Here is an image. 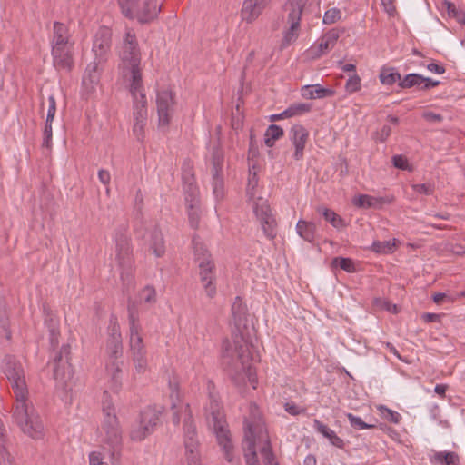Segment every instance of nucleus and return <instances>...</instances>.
<instances>
[{
  "label": "nucleus",
  "mask_w": 465,
  "mask_h": 465,
  "mask_svg": "<svg viewBox=\"0 0 465 465\" xmlns=\"http://www.w3.org/2000/svg\"><path fill=\"white\" fill-rule=\"evenodd\" d=\"M112 31L106 26L100 27L93 43V51L96 58L103 59L111 47Z\"/></svg>",
  "instance_id": "aec40b11"
},
{
  "label": "nucleus",
  "mask_w": 465,
  "mask_h": 465,
  "mask_svg": "<svg viewBox=\"0 0 465 465\" xmlns=\"http://www.w3.org/2000/svg\"><path fill=\"white\" fill-rule=\"evenodd\" d=\"M392 163L394 167L400 170L412 171V167L409 164L408 159L403 155H394L392 157Z\"/></svg>",
  "instance_id": "5fc2aeb1"
},
{
  "label": "nucleus",
  "mask_w": 465,
  "mask_h": 465,
  "mask_svg": "<svg viewBox=\"0 0 465 465\" xmlns=\"http://www.w3.org/2000/svg\"><path fill=\"white\" fill-rule=\"evenodd\" d=\"M114 240L118 265L122 269H130L134 259L131 237L128 233V224H120L116 227Z\"/></svg>",
  "instance_id": "0eeeda50"
},
{
  "label": "nucleus",
  "mask_w": 465,
  "mask_h": 465,
  "mask_svg": "<svg viewBox=\"0 0 465 465\" xmlns=\"http://www.w3.org/2000/svg\"><path fill=\"white\" fill-rule=\"evenodd\" d=\"M341 17V10L338 8H331L327 10L323 15V23L331 25L340 20Z\"/></svg>",
  "instance_id": "864d4df0"
},
{
  "label": "nucleus",
  "mask_w": 465,
  "mask_h": 465,
  "mask_svg": "<svg viewBox=\"0 0 465 465\" xmlns=\"http://www.w3.org/2000/svg\"><path fill=\"white\" fill-rule=\"evenodd\" d=\"M313 428L323 437L327 438L333 446L339 449L344 448L343 440L337 436L332 430H331L327 425L323 424L319 420L315 419L313 420Z\"/></svg>",
  "instance_id": "c85d7f7f"
},
{
  "label": "nucleus",
  "mask_w": 465,
  "mask_h": 465,
  "mask_svg": "<svg viewBox=\"0 0 465 465\" xmlns=\"http://www.w3.org/2000/svg\"><path fill=\"white\" fill-rule=\"evenodd\" d=\"M161 8L160 0H144L142 5H137L131 19H136L142 25L149 24L158 17Z\"/></svg>",
  "instance_id": "dca6fc26"
},
{
  "label": "nucleus",
  "mask_w": 465,
  "mask_h": 465,
  "mask_svg": "<svg viewBox=\"0 0 465 465\" xmlns=\"http://www.w3.org/2000/svg\"><path fill=\"white\" fill-rule=\"evenodd\" d=\"M386 203L382 197H374L368 194H360L354 197L352 203L358 208H381Z\"/></svg>",
  "instance_id": "c756f323"
},
{
  "label": "nucleus",
  "mask_w": 465,
  "mask_h": 465,
  "mask_svg": "<svg viewBox=\"0 0 465 465\" xmlns=\"http://www.w3.org/2000/svg\"><path fill=\"white\" fill-rule=\"evenodd\" d=\"M108 340H122L120 325L115 315H111L108 325Z\"/></svg>",
  "instance_id": "de8ad7c7"
},
{
  "label": "nucleus",
  "mask_w": 465,
  "mask_h": 465,
  "mask_svg": "<svg viewBox=\"0 0 465 465\" xmlns=\"http://www.w3.org/2000/svg\"><path fill=\"white\" fill-rule=\"evenodd\" d=\"M384 10L390 15H393L396 13L395 0H381Z\"/></svg>",
  "instance_id": "0e129e2a"
},
{
  "label": "nucleus",
  "mask_w": 465,
  "mask_h": 465,
  "mask_svg": "<svg viewBox=\"0 0 465 465\" xmlns=\"http://www.w3.org/2000/svg\"><path fill=\"white\" fill-rule=\"evenodd\" d=\"M120 56L124 73L131 74L130 93L134 99V120L147 121V100L140 67L141 53L136 36L130 31L125 34Z\"/></svg>",
  "instance_id": "7ed1b4c3"
},
{
  "label": "nucleus",
  "mask_w": 465,
  "mask_h": 465,
  "mask_svg": "<svg viewBox=\"0 0 465 465\" xmlns=\"http://www.w3.org/2000/svg\"><path fill=\"white\" fill-rule=\"evenodd\" d=\"M70 346L63 345L59 352L54 358L53 376L54 379L65 385L66 381L73 376L72 366L69 362Z\"/></svg>",
  "instance_id": "f8f14e48"
},
{
  "label": "nucleus",
  "mask_w": 465,
  "mask_h": 465,
  "mask_svg": "<svg viewBox=\"0 0 465 465\" xmlns=\"http://www.w3.org/2000/svg\"><path fill=\"white\" fill-rule=\"evenodd\" d=\"M422 117L428 121V122H431V123H435V122H441L443 120V116L440 114H435L433 112H430V111H427V112H424L422 114Z\"/></svg>",
  "instance_id": "e2e57ef3"
},
{
  "label": "nucleus",
  "mask_w": 465,
  "mask_h": 465,
  "mask_svg": "<svg viewBox=\"0 0 465 465\" xmlns=\"http://www.w3.org/2000/svg\"><path fill=\"white\" fill-rule=\"evenodd\" d=\"M380 80L381 84L387 85H392L397 81L400 82L401 75L394 70V68L383 67L380 73Z\"/></svg>",
  "instance_id": "ea45409f"
},
{
  "label": "nucleus",
  "mask_w": 465,
  "mask_h": 465,
  "mask_svg": "<svg viewBox=\"0 0 465 465\" xmlns=\"http://www.w3.org/2000/svg\"><path fill=\"white\" fill-rule=\"evenodd\" d=\"M52 57L55 69L70 73L74 66V45L53 47Z\"/></svg>",
  "instance_id": "f3484780"
},
{
  "label": "nucleus",
  "mask_w": 465,
  "mask_h": 465,
  "mask_svg": "<svg viewBox=\"0 0 465 465\" xmlns=\"http://www.w3.org/2000/svg\"><path fill=\"white\" fill-rule=\"evenodd\" d=\"M258 185V178L256 173H251L249 175L248 179V184H247V194L250 195V197L253 196V190Z\"/></svg>",
  "instance_id": "052dcab7"
},
{
  "label": "nucleus",
  "mask_w": 465,
  "mask_h": 465,
  "mask_svg": "<svg viewBox=\"0 0 465 465\" xmlns=\"http://www.w3.org/2000/svg\"><path fill=\"white\" fill-rule=\"evenodd\" d=\"M133 133L138 141H143L144 138V126L147 121L134 120Z\"/></svg>",
  "instance_id": "4d7b16f0"
},
{
  "label": "nucleus",
  "mask_w": 465,
  "mask_h": 465,
  "mask_svg": "<svg viewBox=\"0 0 465 465\" xmlns=\"http://www.w3.org/2000/svg\"><path fill=\"white\" fill-rule=\"evenodd\" d=\"M213 382L211 381H208L210 403L206 408L207 420L209 426L213 428V430L216 435L218 444L222 447L225 459L227 461L232 462L233 460V445L223 406L217 394L213 391Z\"/></svg>",
  "instance_id": "20e7f679"
},
{
  "label": "nucleus",
  "mask_w": 465,
  "mask_h": 465,
  "mask_svg": "<svg viewBox=\"0 0 465 465\" xmlns=\"http://www.w3.org/2000/svg\"><path fill=\"white\" fill-rule=\"evenodd\" d=\"M424 77L419 74H409L402 80L401 79L398 85L402 89L411 88L413 86L420 87Z\"/></svg>",
  "instance_id": "79ce46f5"
},
{
  "label": "nucleus",
  "mask_w": 465,
  "mask_h": 465,
  "mask_svg": "<svg viewBox=\"0 0 465 465\" xmlns=\"http://www.w3.org/2000/svg\"><path fill=\"white\" fill-rule=\"evenodd\" d=\"M181 465H203L200 449H184Z\"/></svg>",
  "instance_id": "4c0bfd02"
},
{
  "label": "nucleus",
  "mask_w": 465,
  "mask_h": 465,
  "mask_svg": "<svg viewBox=\"0 0 465 465\" xmlns=\"http://www.w3.org/2000/svg\"><path fill=\"white\" fill-rule=\"evenodd\" d=\"M5 374L14 391L16 403L13 411V418L25 434L33 439H40L44 435V426L33 405L27 401L28 389L25 382L24 368L14 356L5 358Z\"/></svg>",
  "instance_id": "f03ea898"
},
{
  "label": "nucleus",
  "mask_w": 465,
  "mask_h": 465,
  "mask_svg": "<svg viewBox=\"0 0 465 465\" xmlns=\"http://www.w3.org/2000/svg\"><path fill=\"white\" fill-rule=\"evenodd\" d=\"M193 248H194V255L196 261L200 263L201 260H203V258H207V260L211 259V254L209 253L208 250L204 247L203 244L196 242L195 239H193Z\"/></svg>",
  "instance_id": "8fccbe9b"
},
{
  "label": "nucleus",
  "mask_w": 465,
  "mask_h": 465,
  "mask_svg": "<svg viewBox=\"0 0 465 465\" xmlns=\"http://www.w3.org/2000/svg\"><path fill=\"white\" fill-rule=\"evenodd\" d=\"M244 440L242 445L247 446L248 440H253V446L256 442H262L263 446L260 452L263 460L264 465H272L275 456L273 454L269 435L261 420L244 419Z\"/></svg>",
  "instance_id": "423d86ee"
},
{
  "label": "nucleus",
  "mask_w": 465,
  "mask_h": 465,
  "mask_svg": "<svg viewBox=\"0 0 465 465\" xmlns=\"http://www.w3.org/2000/svg\"><path fill=\"white\" fill-rule=\"evenodd\" d=\"M306 5V0H289L287 6L290 9L288 15V23L290 27L284 33L283 42L287 45L293 42L299 35L300 21L302 18L303 8Z\"/></svg>",
  "instance_id": "9b49d317"
},
{
  "label": "nucleus",
  "mask_w": 465,
  "mask_h": 465,
  "mask_svg": "<svg viewBox=\"0 0 465 465\" xmlns=\"http://www.w3.org/2000/svg\"><path fill=\"white\" fill-rule=\"evenodd\" d=\"M412 188L415 192L425 195H430L434 192V186L430 183L413 184Z\"/></svg>",
  "instance_id": "13d9d810"
},
{
  "label": "nucleus",
  "mask_w": 465,
  "mask_h": 465,
  "mask_svg": "<svg viewBox=\"0 0 465 465\" xmlns=\"http://www.w3.org/2000/svg\"><path fill=\"white\" fill-rule=\"evenodd\" d=\"M347 418L351 427L357 430L375 428V425L367 424L360 417H356L351 413L347 414Z\"/></svg>",
  "instance_id": "3c124183"
},
{
  "label": "nucleus",
  "mask_w": 465,
  "mask_h": 465,
  "mask_svg": "<svg viewBox=\"0 0 465 465\" xmlns=\"http://www.w3.org/2000/svg\"><path fill=\"white\" fill-rule=\"evenodd\" d=\"M149 250L158 258L165 253V242L162 231L158 225L151 230L149 239L147 240Z\"/></svg>",
  "instance_id": "393cba45"
},
{
  "label": "nucleus",
  "mask_w": 465,
  "mask_h": 465,
  "mask_svg": "<svg viewBox=\"0 0 465 465\" xmlns=\"http://www.w3.org/2000/svg\"><path fill=\"white\" fill-rule=\"evenodd\" d=\"M128 320L130 327V336L141 335V326L139 324L138 308L134 301L128 300L127 304Z\"/></svg>",
  "instance_id": "7c9ffc66"
},
{
  "label": "nucleus",
  "mask_w": 465,
  "mask_h": 465,
  "mask_svg": "<svg viewBox=\"0 0 465 465\" xmlns=\"http://www.w3.org/2000/svg\"><path fill=\"white\" fill-rule=\"evenodd\" d=\"M188 195L186 196V202L188 203V218L189 223L192 228L197 229L199 227L200 218H201V211L199 205V200L197 198L198 191L195 186L193 184H189Z\"/></svg>",
  "instance_id": "412c9836"
},
{
  "label": "nucleus",
  "mask_w": 465,
  "mask_h": 465,
  "mask_svg": "<svg viewBox=\"0 0 465 465\" xmlns=\"http://www.w3.org/2000/svg\"><path fill=\"white\" fill-rule=\"evenodd\" d=\"M231 311L232 322L238 332L232 336V345L227 341L222 354V363L236 385L243 383L246 378L253 382L251 342L247 337L250 314L240 296L235 298Z\"/></svg>",
  "instance_id": "f257e3e1"
},
{
  "label": "nucleus",
  "mask_w": 465,
  "mask_h": 465,
  "mask_svg": "<svg viewBox=\"0 0 465 465\" xmlns=\"http://www.w3.org/2000/svg\"><path fill=\"white\" fill-rule=\"evenodd\" d=\"M284 409H285V411H286L289 414H291V415H294V416H295V415H299V414H301V413H302V412H304V411H305V410H304V409H302V408L298 407V406H297L295 403H293V402H287V403H285V405H284Z\"/></svg>",
  "instance_id": "680f3d73"
},
{
  "label": "nucleus",
  "mask_w": 465,
  "mask_h": 465,
  "mask_svg": "<svg viewBox=\"0 0 465 465\" xmlns=\"http://www.w3.org/2000/svg\"><path fill=\"white\" fill-rule=\"evenodd\" d=\"M297 233L301 238L309 242H313L316 232V224L312 222L299 220L296 224Z\"/></svg>",
  "instance_id": "2f4dec72"
},
{
  "label": "nucleus",
  "mask_w": 465,
  "mask_h": 465,
  "mask_svg": "<svg viewBox=\"0 0 465 465\" xmlns=\"http://www.w3.org/2000/svg\"><path fill=\"white\" fill-rule=\"evenodd\" d=\"M186 417L183 420V447L184 449H200L196 426L193 420L190 405H185Z\"/></svg>",
  "instance_id": "a211bd4d"
},
{
  "label": "nucleus",
  "mask_w": 465,
  "mask_h": 465,
  "mask_svg": "<svg viewBox=\"0 0 465 465\" xmlns=\"http://www.w3.org/2000/svg\"><path fill=\"white\" fill-rule=\"evenodd\" d=\"M394 244H391L390 242H374L372 243L371 249L377 253H389L393 252Z\"/></svg>",
  "instance_id": "603ef678"
},
{
  "label": "nucleus",
  "mask_w": 465,
  "mask_h": 465,
  "mask_svg": "<svg viewBox=\"0 0 465 465\" xmlns=\"http://www.w3.org/2000/svg\"><path fill=\"white\" fill-rule=\"evenodd\" d=\"M123 361H112L106 364V372L110 376L108 381L112 391L117 393L122 388Z\"/></svg>",
  "instance_id": "b1692460"
},
{
  "label": "nucleus",
  "mask_w": 465,
  "mask_h": 465,
  "mask_svg": "<svg viewBox=\"0 0 465 465\" xmlns=\"http://www.w3.org/2000/svg\"><path fill=\"white\" fill-rule=\"evenodd\" d=\"M378 409L385 420L395 424L400 422L401 415L397 411H394L383 405H381Z\"/></svg>",
  "instance_id": "09e8293b"
},
{
  "label": "nucleus",
  "mask_w": 465,
  "mask_h": 465,
  "mask_svg": "<svg viewBox=\"0 0 465 465\" xmlns=\"http://www.w3.org/2000/svg\"><path fill=\"white\" fill-rule=\"evenodd\" d=\"M223 152L220 147H214L212 153V185L213 193L216 199H222L224 195L223 179L222 171L223 166Z\"/></svg>",
  "instance_id": "ddd939ff"
},
{
  "label": "nucleus",
  "mask_w": 465,
  "mask_h": 465,
  "mask_svg": "<svg viewBox=\"0 0 465 465\" xmlns=\"http://www.w3.org/2000/svg\"><path fill=\"white\" fill-rule=\"evenodd\" d=\"M99 83V74L95 63L90 64L83 77V84L89 90H94V86Z\"/></svg>",
  "instance_id": "473e14b6"
},
{
  "label": "nucleus",
  "mask_w": 465,
  "mask_h": 465,
  "mask_svg": "<svg viewBox=\"0 0 465 465\" xmlns=\"http://www.w3.org/2000/svg\"><path fill=\"white\" fill-rule=\"evenodd\" d=\"M312 108V104L308 103H296L291 104L287 109L284 110V114L288 118L294 117L297 115H302L310 112Z\"/></svg>",
  "instance_id": "58836bf2"
},
{
  "label": "nucleus",
  "mask_w": 465,
  "mask_h": 465,
  "mask_svg": "<svg viewBox=\"0 0 465 465\" xmlns=\"http://www.w3.org/2000/svg\"><path fill=\"white\" fill-rule=\"evenodd\" d=\"M444 5L446 6L450 17H453L460 24L465 25V13L462 10L457 8L456 5L450 1H445Z\"/></svg>",
  "instance_id": "a18cd8bd"
},
{
  "label": "nucleus",
  "mask_w": 465,
  "mask_h": 465,
  "mask_svg": "<svg viewBox=\"0 0 465 465\" xmlns=\"http://www.w3.org/2000/svg\"><path fill=\"white\" fill-rule=\"evenodd\" d=\"M331 265L340 267L347 272H354L356 271L354 262L351 258L335 257L331 261Z\"/></svg>",
  "instance_id": "c03bdc74"
},
{
  "label": "nucleus",
  "mask_w": 465,
  "mask_h": 465,
  "mask_svg": "<svg viewBox=\"0 0 465 465\" xmlns=\"http://www.w3.org/2000/svg\"><path fill=\"white\" fill-rule=\"evenodd\" d=\"M160 420V413L150 407L145 408L140 413L139 421L133 426L130 438L134 441H142L153 432Z\"/></svg>",
  "instance_id": "6e6552de"
},
{
  "label": "nucleus",
  "mask_w": 465,
  "mask_h": 465,
  "mask_svg": "<svg viewBox=\"0 0 465 465\" xmlns=\"http://www.w3.org/2000/svg\"><path fill=\"white\" fill-rule=\"evenodd\" d=\"M343 33L344 29L332 28L326 34H324L321 38V42L319 44V54H317L316 55L319 57L322 54L327 53L329 50L332 49L341 35Z\"/></svg>",
  "instance_id": "bb28decb"
},
{
  "label": "nucleus",
  "mask_w": 465,
  "mask_h": 465,
  "mask_svg": "<svg viewBox=\"0 0 465 465\" xmlns=\"http://www.w3.org/2000/svg\"><path fill=\"white\" fill-rule=\"evenodd\" d=\"M170 388V399L172 401L171 409L173 411L172 420L174 425H178L181 420L180 411L183 408L185 411V405H183L179 393V385L177 382H169ZM186 414V412L184 411Z\"/></svg>",
  "instance_id": "a878e982"
},
{
  "label": "nucleus",
  "mask_w": 465,
  "mask_h": 465,
  "mask_svg": "<svg viewBox=\"0 0 465 465\" xmlns=\"http://www.w3.org/2000/svg\"><path fill=\"white\" fill-rule=\"evenodd\" d=\"M143 225H144V221H143V216L141 215L140 221L134 225V232L138 238H143V239L144 238V233L143 232Z\"/></svg>",
  "instance_id": "338daca9"
},
{
  "label": "nucleus",
  "mask_w": 465,
  "mask_h": 465,
  "mask_svg": "<svg viewBox=\"0 0 465 465\" xmlns=\"http://www.w3.org/2000/svg\"><path fill=\"white\" fill-rule=\"evenodd\" d=\"M433 460L440 465H457L460 457L453 451H439L434 454Z\"/></svg>",
  "instance_id": "f704fd0d"
},
{
  "label": "nucleus",
  "mask_w": 465,
  "mask_h": 465,
  "mask_svg": "<svg viewBox=\"0 0 465 465\" xmlns=\"http://www.w3.org/2000/svg\"><path fill=\"white\" fill-rule=\"evenodd\" d=\"M345 88L349 93L359 91L361 89V78L357 74L351 76L346 83Z\"/></svg>",
  "instance_id": "6e6d98bb"
},
{
  "label": "nucleus",
  "mask_w": 465,
  "mask_h": 465,
  "mask_svg": "<svg viewBox=\"0 0 465 465\" xmlns=\"http://www.w3.org/2000/svg\"><path fill=\"white\" fill-rule=\"evenodd\" d=\"M90 465H104L100 452L94 451L89 456Z\"/></svg>",
  "instance_id": "774afa93"
},
{
  "label": "nucleus",
  "mask_w": 465,
  "mask_h": 465,
  "mask_svg": "<svg viewBox=\"0 0 465 465\" xmlns=\"http://www.w3.org/2000/svg\"><path fill=\"white\" fill-rule=\"evenodd\" d=\"M317 212L321 213L324 219L329 222L334 228H341L345 226L343 219L334 211L326 207L319 206L317 208Z\"/></svg>",
  "instance_id": "72a5a7b5"
},
{
  "label": "nucleus",
  "mask_w": 465,
  "mask_h": 465,
  "mask_svg": "<svg viewBox=\"0 0 465 465\" xmlns=\"http://www.w3.org/2000/svg\"><path fill=\"white\" fill-rule=\"evenodd\" d=\"M129 345L135 371L139 374H143L147 371L148 362L142 336H130Z\"/></svg>",
  "instance_id": "4468645a"
},
{
  "label": "nucleus",
  "mask_w": 465,
  "mask_h": 465,
  "mask_svg": "<svg viewBox=\"0 0 465 465\" xmlns=\"http://www.w3.org/2000/svg\"><path fill=\"white\" fill-rule=\"evenodd\" d=\"M0 465H15L10 453L0 444Z\"/></svg>",
  "instance_id": "bf43d9fd"
},
{
  "label": "nucleus",
  "mask_w": 465,
  "mask_h": 465,
  "mask_svg": "<svg viewBox=\"0 0 465 465\" xmlns=\"http://www.w3.org/2000/svg\"><path fill=\"white\" fill-rule=\"evenodd\" d=\"M391 129L389 125H384L380 132L377 133L378 140L381 143L385 142L391 135Z\"/></svg>",
  "instance_id": "69168bd1"
},
{
  "label": "nucleus",
  "mask_w": 465,
  "mask_h": 465,
  "mask_svg": "<svg viewBox=\"0 0 465 465\" xmlns=\"http://www.w3.org/2000/svg\"><path fill=\"white\" fill-rule=\"evenodd\" d=\"M264 7V0H245L241 11L242 21L252 23L262 14Z\"/></svg>",
  "instance_id": "5701e85b"
},
{
  "label": "nucleus",
  "mask_w": 465,
  "mask_h": 465,
  "mask_svg": "<svg viewBox=\"0 0 465 465\" xmlns=\"http://www.w3.org/2000/svg\"><path fill=\"white\" fill-rule=\"evenodd\" d=\"M335 91L331 88H324L321 84L305 85L302 88V96L306 99H321L331 97Z\"/></svg>",
  "instance_id": "cd10ccee"
},
{
  "label": "nucleus",
  "mask_w": 465,
  "mask_h": 465,
  "mask_svg": "<svg viewBox=\"0 0 465 465\" xmlns=\"http://www.w3.org/2000/svg\"><path fill=\"white\" fill-rule=\"evenodd\" d=\"M156 106L159 126L167 127L171 122L175 106V94L170 89H162L157 92Z\"/></svg>",
  "instance_id": "9d476101"
},
{
  "label": "nucleus",
  "mask_w": 465,
  "mask_h": 465,
  "mask_svg": "<svg viewBox=\"0 0 465 465\" xmlns=\"http://www.w3.org/2000/svg\"><path fill=\"white\" fill-rule=\"evenodd\" d=\"M109 361H121L123 356V341L122 340H107L106 346Z\"/></svg>",
  "instance_id": "e433bc0d"
},
{
  "label": "nucleus",
  "mask_w": 465,
  "mask_h": 465,
  "mask_svg": "<svg viewBox=\"0 0 465 465\" xmlns=\"http://www.w3.org/2000/svg\"><path fill=\"white\" fill-rule=\"evenodd\" d=\"M291 140L294 145L293 158L297 161L303 158L305 144L309 139V132L302 124H294L291 129Z\"/></svg>",
  "instance_id": "6ab92c4d"
},
{
  "label": "nucleus",
  "mask_w": 465,
  "mask_h": 465,
  "mask_svg": "<svg viewBox=\"0 0 465 465\" xmlns=\"http://www.w3.org/2000/svg\"><path fill=\"white\" fill-rule=\"evenodd\" d=\"M242 448L246 465H260L256 448L253 446V440H248L247 446L242 445Z\"/></svg>",
  "instance_id": "a19ab883"
},
{
  "label": "nucleus",
  "mask_w": 465,
  "mask_h": 465,
  "mask_svg": "<svg viewBox=\"0 0 465 465\" xmlns=\"http://www.w3.org/2000/svg\"><path fill=\"white\" fill-rule=\"evenodd\" d=\"M199 275L200 281L203 283L208 297H214V295L216 294V285L214 283L215 264L213 260H207V258L205 257L203 258V260L200 261Z\"/></svg>",
  "instance_id": "2eb2a0df"
},
{
  "label": "nucleus",
  "mask_w": 465,
  "mask_h": 465,
  "mask_svg": "<svg viewBox=\"0 0 465 465\" xmlns=\"http://www.w3.org/2000/svg\"><path fill=\"white\" fill-rule=\"evenodd\" d=\"M253 212L264 235L269 240H273L277 235V222L267 201L258 198L253 203Z\"/></svg>",
  "instance_id": "1a4fd4ad"
},
{
  "label": "nucleus",
  "mask_w": 465,
  "mask_h": 465,
  "mask_svg": "<svg viewBox=\"0 0 465 465\" xmlns=\"http://www.w3.org/2000/svg\"><path fill=\"white\" fill-rule=\"evenodd\" d=\"M139 302H146V303H155L156 302V292L155 289L147 285L143 288L138 294Z\"/></svg>",
  "instance_id": "49530a36"
},
{
  "label": "nucleus",
  "mask_w": 465,
  "mask_h": 465,
  "mask_svg": "<svg viewBox=\"0 0 465 465\" xmlns=\"http://www.w3.org/2000/svg\"><path fill=\"white\" fill-rule=\"evenodd\" d=\"M102 411L104 414L102 429L105 433V441L113 449L112 458L118 459L122 446V432L115 414V408L107 391H104L103 394Z\"/></svg>",
  "instance_id": "39448f33"
},
{
  "label": "nucleus",
  "mask_w": 465,
  "mask_h": 465,
  "mask_svg": "<svg viewBox=\"0 0 465 465\" xmlns=\"http://www.w3.org/2000/svg\"><path fill=\"white\" fill-rule=\"evenodd\" d=\"M283 134V129L281 126L276 124L269 125L264 134V143L266 146L272 147L275 141L282 137Z\"/></svg>",
  "instance_id": "c9c22d12"
},
{
  "label": "nucleus",
  "mask_w": 465,
  "mask_h": 465,
  "mask_svg": "<svg viewBox=\"0 0 465 465\" xmlns=\"http://www.w3.org/2000/svg\"><path fill=\"white\" fill-rule=\"evenodd\" d=\"M74 45V42L71 41V35L69 28L64 23L54 22L53 26V36L51 40V46L53 47H63Z\"/></svg>",
  "instance_id": "4be33fe9"
},
{
  "label": "nucleus",
  "mask_w": 465,
  "mask_h": 465,
  "mask_svg": "<svg viewBox=\"0 0 465 465\" xmlns=\"http://www.w3.org/2000/svg\"><path fill=\"white\" fill-rule=\"evenodd\" d=\"M122 14L126 18H132L140 0H117Z\"/></svg>",
  "instance_id": "37998d69"
}]
</instances>
